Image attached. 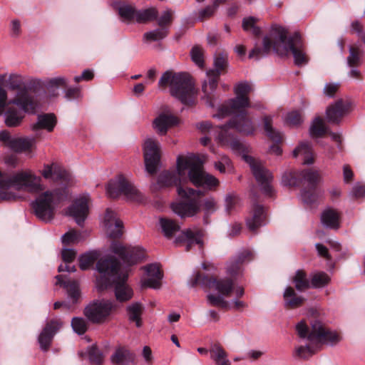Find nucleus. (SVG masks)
Listing matches in <instances>:
<instances>
[{"label": "nucleus", "mask_w": 365, "mask_h": 365, "mask_svg": "<svg viewBox=\"0 0 365 365\" xmlns=\"http://www.w3.org/2000/svg\"><path fill=\"white\" fill-rule=\"evenodd\" d=\"M67 82L68 81L66 78L59 76L49 79L47 82L46 86L48 88L66 87L67 85Z\"/></svg>", "instance_id": "obj_54"}, {"label": "nucleus", "mask_w": 365, "mask_h": 365, "mask_svg": "<svg viewBox=\"0 0 365 365\" xmlns=\"http://www.w3.org/2000/svg\"><path fill=\"white\" fill-rule=\"evenodd\" d=\"M172 21V13L170 11L167 10L163 12L162 16L158 19V24L160 27H165L169 24Z\"/></svg>", "instance_id": "obj_60"}, {"label": "nucleus", "mask_w": 365, "mask_h": 365, "mask_svg": "<svg viewBox=\"0 0 365 365\" xmlns=\"http://www.w3.org/2000/svg\"><path fill=\"white\" fill-rule=\"evenodd\" d=\"M256 19L254 17L245 18L242 21V28L246 31H250L255 36H259L261 30L255 26Z\"/></svg>", "instance_id": "obj_50"}, {"label": "nucleus", "mask_w": 365, "mask_h": 365, "mask_svg": "<svg viewBox=\"0 0 365 365\" xmlns=\"http://www.w3.org/2000/svg\"><path fill=\"white\" fill-rule=\"evenodd\" d=\"M56 124V118L54 114L46 113L38 116L37 122L32 125V130L36 131L39 129H46L51 132Z\"/></svg>", "instance_id": "obj_30"}, {"label": "nucleus", "mask_w": 365, "mask_h": 365, "mask_svg": "<svg viewBox=\"0 0 365 365\" xmlns=\"http://www.w3.org/2000/svg\"><path fill=\"white\" fill-rule=\"evenodd\" d=\"M178 123V118L173 115L160 114L154 120L153 125L160 135L167 133L168 129Z\"/></svg>", "instance_id": "obj_28"}, {"label": "nucleus", "mask_w": 365, "mask_h": 365, "mask_svg": "<svg viewBox=\"0 0 365 365\" xmlns=\"http://www.w3.org/2000/svg\"><path fill=\"white\" fill-rule=\"evenodd\" d=\"M338 88V83H327L324 88V93L329 97H333Z\"/></svg>", "instance_id": "obj_63"}, {"label": "nucleus", "mask_w": 365, "mask_h": 365, "mask_svg": "<svg viewBox=\"0 0 365 365\" xmlns=\"http://www.w3.org/2000/svg\"><path fill=\"white\" fill-rule=\"evenodd\" d=\"M351 104L349 101H336L327 109V118L331 123L339 124L342 118L351 110Z\"/></svg>", "instance_id": "obj_20"}, {"label": "nucleus", "mask_w": 365, "mask_h": 365, "mask_svg": "<svg viewBox=\"0 0 365 365\" xmlns=\"http://www.w3.org/2000/svg\"><path fill=\"white\" fill-rule=\"evenodd\" d=\"M67 195L66 187L46 190L38 195L31 202L35 215L43 222L51 221L56 207L66 199Z\"/></svg>", "instance_id": "obj_9"}, {"label": "nucleus", "mask_w": 365, "mask_h": 365, "mask_svg": "<svg viewBox=\"0 0 365 365\" xmlns=\"http://www.w3.org/2000/svg\"><path fill=\"white\" fill-rule=\"evenodd\" d=\"M293 157L297 158L299 155L303 156L302 163L304 165H311L314 163V155L312 147L308 142H302L293 150Z\"/></svg>", "instance_id": "obj_31"}, {"label": "nucleus", "mask_w": 365, "mask_h": 365, "mask_svg": "<svg viewBox=\"0 0 365 365\" xmlns=\"http://www.w3.org/2000/svg\"><path fill=\"white\" fill-rule=\"evenodd\" d=\"M65 97L68 100H73L81 97V90L78 87L69 88L66 91Z\"/></svg>", "instance_id": "obj_59"}, {"label": "nucleus", "mask_w": 365, "mask_h": 365, "mask_svg": "<svg viewBox=\"0 0 365 365\" xmlns=\"http://www.w3.org/2000/svg\"><path fill=\"white\" fill-rule=\"evenodd\" d=\"M159 222L163 233L168 238L172 237L180 230V225L173 220L162 217Z\"/></svg>", "instance_id": "obj_37"}, {"label": "nucleus", "mask_w": 365, "mask_h": 365, "mask_svg": "<svg viewBox=\"0 0 365 365\" xmlns=\"http://www.w3.org/2000/svg\"><path fill=\"white\" fill-rule=\"evenodd\" d=\"M26 82L24 78L18 74L9 76V86L12 90H19L15 98L11 100L9 103L17 106L26 113H34L38 107L37 102L34 97L29 94L28 91L22 87L25 86Z\"/></svg>", "instance_id": "obj_11"}, {"label": "nucleus", "mask_w": 365, "mask_h": 365, "mask_svg": "<svg viewBox=\"0 0 365 365\" xmlns=\"http://www.w3.org/2000/svg\"><path fill=\"white\" fill-rule=\"evenodd\" d=\"M104 227L108 237L116 239L123 235V222L118 217L115 212L107 209L104 217Z\"/></svg>", "instance_id": "obj_18"}, {"label": "nucleus", "mask_w": 365, "mask_h": 365, "mask_svg": "<svg viewBox=\"0 0 365 365\" xmlns=\"http://www.w3.org/2000/svg\"><path fill=\"white\" fill-rule=\"evenodd\" d=\"M190 56L192 61L200 68L204 66V57L202 48L199 46L193 47L190 51Z\"/></svg>", "instance_id": "obj_52"}, {"label": "nucleus", "mask_w": 365, "mask_h": 365, "mask_svg": "<svg viewBox=\"0 0 365 365\" xmlns=\"http://www.w3.org/2000/svg\"><path fill=\"white\" fill-rule=\"evenodd\" d=\"M40 173L45 179L54 182L67 183L70 180L69 173L56 163L43 165Z\"/></svg>", "instance_id": "obj_22"}, {"label": "nucleus", "mask_w": 365, "mask_h": 365, "mask_svg": "<svg viewBox=\"0 0 365 365\" xmlns=\"http://www.w3.org/2000/svg\"><path fill=\"white\" fill-rule=\"evenodd\" d=\"M62 325L63 322L58 319H52L46 324L38 338L40 347L43 351H46L49 349L54 335Z\"/></svg>", "instance_id": "obj_19"}, {"label": "nucleus", "mask_w": 365, "mask_h": 365, "mask_svg": "<svg viewBox=\"0 0 365 365\" xmlns=\"http://www.w3.org/2000/svg\"><path fill=\"white\" fill-rule=\"evenodd\" d=\"M227 66V56L225 53H220L215 56L214 60V69L207 71V81H205L202 84V99L209 107H214L216 98L214 93L217 87L220 75L226 68Z\"/></svg>", "instance_id": "obj_10"}, {"label": "nucleus", "mask_w": 365, "mask_h": 365, "mask_svg": "<svg viewBox=\"0 0 365 365\" xmlns=\"http://www.w3.org/2000/svg\"><path fill=\"white\" fill-rule=\"evenodd\" d=\"M106 194L110 198H116L124 195L128 200L135 202H142L144 196L135 186L122 175L110 180L106 186Z\"/></svg>", "instance_id": "obj_12"}, {"label": "nucleus", "mask_w": 365, "mask_h": 365, "mask_svg": "<svg viewBox=\"0 0 365 365\" xmlns=\"http://www.w3.org/2000/svg\"><path fill=\"white\" fill-rule=\"evenodd\" d=\"M83 233L77 231H70L62 236L63 244L77 243L83 239Z\"/></svg>", "instance_id": "obj_51"}, {"label": "nucleus", "mask_w": 365, "mask_h": 365, "mask_svg": "<svg viewBox=\"0 0 365 365\" xmlns=\"http://www.w3.org/2000/svg\"><path fill=\"white\" fill-rule=\"evenodd\" d=\"M252 259V253L246 250L240 252L234 259H231L227 266V272L231 277H237L242 273V264Z\"/></svg>", "instance_id": "obj_25"}, {"label": "nucleus", "mask_w": 365, "mask_h": 365, "mask_svg": "<svg viewBox=\"0 0 365 365\" xmlns=\"http://www.w3.org/2000/svg\"><path fill=\"white\" fill-rule=\"evenodd\" d=\"M146 278L142 279L141 287L143 288L159 289L161 286L163 273L157 264H150L144 267Z\"/></svg>", "instance_id": "obj_21"}, {"label": "nucleus", "mask_w": 365, "mask_h": 365, "mask_svg": "<svg viewBox=\"0 0 365 365\" xmlns=\"http://www.w3.org/2000/svg\"><path fill=\"white\" fill-rule=\"evenodd\" d=\"M204 232L202 230H187L182 232L176 239L175 242H185L186 250L188 251L193 245H199L202 248L203 246L202 237Z\"/></svg>", "instance_id": "obj_23"}, {"label": "nucleus", "mask_w": 365, "mask_h": 365, "mask_svg": "<svg viewBox=\"0 0 365 365\" xmlns=\"http://www.w3.org/2000/svg\"><path fill=\"white\" fill-rule=\"evenodd\" d=\"M215 167L221 173H225L227 169L231 167L230 160L227 157L224 156L220 161L215 163Z\"/></svg>", "instance_id": "obj_56"}, {"label": "nucleus", "mask_w": 365, "mask_h": 365, "mask_svg": "<svg viewBox=\"0 0 365 365\" xmlns=\"http://www.w3.org/2000/svg\"><path fill=\"white\" fill-rule=\"evenodd\" d=\"M158 10L154 8H148L136 11L135 21L138 23H145L155 20L158 16Z\"/></svg>", "instance_id": "obj_42"}, {"label": "nucleus", "mask_w": 365, "mask_h": 365, "mask_svg": "<svg viewBox=\"0 0 365 365\" xmlns=\"http://www.w3.org/2000/svg\"><path fill=\"white\" fill-rule=\"evenodd\" d=\"M202 165L203 160L194 153L180 155L176 160V170L164 171L158 177V182L160 186L176 187L178 195L184 200L171 204L172 210L182 218L192 217L200 210L207 217L217 210V201L213 197L201 199L202 191L186 185L190 181L196 187L213 190L219 185L215 176L204 171Z\"/></svg>", "instance_id": "obj_1"}, {"label": "nucleus", "mask_w": 365, "mask_h": 365, "mask_svg": "<svg viewBox=\"0 0 365 365\" xmlns=\"http://www.w3.org/2000/svg\"><path fill=\"white\" fill-rule=\"evenodd\" d=\"M71 327L76 333L82 335L88 329V322L83 317H73L71 320Z\"/></svg>", "instance_id": "obj_48"}, {"label": "nucleus", "mask_w": 365, "mask_h": 365, "mask_svg": "<svg viewBox=\"0 0 365 365\" xmlns=\"http://www.w3.org/2000/svg\"><path fill=\"white\" fill-rule=\"evenodd\" d=\"M143 311V306L140 302H135L127 307V312L130 322H135L137 327L142 325L141 315Z\"/></svg>", "instance_id": "obj_36"}, {"label": "nucleus", "mask_w": 365, "mask_h": 365, "mask_svg": "<svg viewBox=\"0 0 365 365\" xmlns=\"http://www.w3.org/2000/svg\"><path fill=\"white\" fill-rule=\"evenodd\" d=\"M216 7L217 6L215 5L207 6L205 9L200 10L198 16L199 19L202 21L212 16L216 10Z\"/></svg>", "instance_id": "obj_58"}, {"label": "nucleus", "mask_w": 365, "mask_h": 365, "mask_svg": "<svg viewBox=\"0 0 365 365\" xmlns=\"http://www.w3.org/2000/svg\"><path fill=\"white\" fill-rule=\"evenodd\" d=\"M135 355L124 347L117 349L111 356V361L117 365H130L134 362Z\"/></svg>", "instance_id": "obj_29"}, {"label": "nucleus", "mask_w": 365, "mask_h": 365, "mask_svg": "<svg viewBox=\"0 0 365 365\" xmlns=\"http://www.w3.org/2000/svg\"><path fill=\"white\" fill-rule=\"evenodd\" d=\"M41 179L31 170L6 175L0 170V202L12 201L21 197L18 191L37 192L42 190Z\"/></svg>", "instance_id": "obj_6"}, {"label": "nucleus", "mask_w": 365, "mask_h": 365, "mask_svg": "<svg viewBox=\"0 0 365 365\" xmlns=\"http://www.w3.org/2000/svg\"><path fill=\"white\" fill-rule=\"evenodd\" d=\"M62 259L66 263H70L74 260L76 256V252L73 249H63L61 252Z\"/></svg>", "instance_id": "obj_57"}, {"label": "nucleus", "mask_w": 365, "mask_h": 365, "mask_svg": "<svg viewBox=\"0 0 365 365\" xmlns=\"http://www.w3.org/2000/svg\"><path fill=\"white\" fill-rule=\"evenodd\" d=\"M7 101L6 91L0 86V115H1L5 110Z\"/></svg>", "instance_id": "obj_64"}, {"label": "nucleus", "mask_w": 365, "mask_h": 365, "mask_svg": "<svg viewBox=\"0 0 365 365\" xmlns=\"http://www.w3.org/2000/svg\"><path fill=\"white\" fill-rule=\"evenodd\" d=\"M99 254L96 251H90L81 255L79 258V267L82 270L89 269L98 259Z\"/></svg>", "instance_id": "obj_40"}, {"label": "nucleus", "mask_w": 365, "mask_h": 365, "mask_svg": "<svg viewBox=\"0 0 365 365\" xmlns=\"http://www.w3.org/2000/svg\"><path fill=\"white\" fill-rule=\"evenodd\" d=\"M56 284L62 286L67 289L68 299L72 304H76L80 297V289L78 282L76 281L66 282L63 279L62 275H57L56 277Z\"/></svg>", "instance_id": "obj_27"}, {"label": "nucleus", "mask_w": 365, "mask_h": 365, "mask_svg": "<svg viewBox=\"0 0 365 365\" xmlns=\"http://www.w3.org/2000/svg\"><path fill=\"white\" fill-rule=\"evenodd\" d=\"M283 297L285 307L289 308L301 306L304 300L303 297L297 296L294 289L291 287H287L285 289Z\"/></svg>", "instance_id": "obj_35"}, {"label": "nucleus", "mask_w": 365, "mask_h": 365, "mask_svg": "<svg viewBox=\"0 0 365 365\" xmlns=\"http://www.w3.org/2000/svg\"><path fill=\"white\" fill-rule=\"evenodd\" d=\"M292 282L294 284L296 289L300 292L310 287V281L307 278L306 273L302 269H298L296 272L295 275L292 278Z\"/></svg>", "instance_id": "obj_41"}, {"label": "nucleus", "mask_w": 365, "mask_h": 365, "mask_svg": "<svg viewBox=\"0 0 365 365\" xmlns=\"http://www.w3.org/2000/svg\"><path fill=\"white\" fill-rule=\"evenodd\" d=\"M252 91V88L250 83L247 81L238 83L234 88L235 98L230 99L222 105L217 113L213 115L217 118H222L230 115H234L227 124L215 128L217 130L215 138L222 145H230L233 150H240L241 148V143L234 138L229 130L230 128H234L245 135L254 133L255 127L246 111V108L250 107L248 95Z\"/></svg>", "instance_id": "obj_3"}, {"label": "nucleus", "mask_w": 365, "mask_h": 365, "mask_svg": "<svg viewBox=\"0 0 365 365\" xmlns=\"http://www.w3.org/2000/svg\"><path fill=\"white\" fill-rule=\"evenodd\" d=\"M321 221L326 227L337 229L339 225V214L336 210L329 207L322 213Z\"/></svg>", "instance_id": "obj_32"}, {"label": "nucleus", "mask_w": 365, "mask_h": 365, "mask_svg": "<svg viewBox=\"0 0 365 365\" xmlns=\"http://www.w3.org/2000/svg\"><path fill=\"white\" fill-rule=\"evenodd\" d=\"M299 175L301 184L303 182H307L309 187V190L303 189L301 191V200L304 204L312 205L317 202L319 197L316 187L319 181V173L317 170L305 169L299 171Z\"/></svg>", "instance_id": "obj_15"}, {"label": "nucleus", "mask_w": 365, "mask_h": 365, "mask_svg": "<svg viewBox=\"0 0 365 365\" xmlns=\"http://www.w3.org/2000/svg\"><path fill=\"white\" fill-rule=\"evenodd\" d=\"M285 122L290 125H298L302 122V115L298 110H292L287 114Z\"/></svg>", "instance_id": "obj_53"}, {"label": "nucleus", "mask_w": 365, "mask_h": 365, "mask_svg": "<svg viewBox=\"0 0 365 365\" xmlns=\"http://www.w3.org/2000/svg\"><path fill=\"white\" fill-rule=\"evenodd\" d=\"M326 132L327 128L323 119L320 117L315 118L309 128L310 135L313 138L320 137Z\"/></svg>", "instance_id": "obj_45"}, {"label": "nucleus", "mask_w": 365, "mask_h": 365, "mask_svg": "<svg viewBox=\"0 0 365 365\" xmlns=\"http://www.w3.org/2000/svg\"><path fill=\"white\" fill-rule=\"evenodd\" d=\"M110 250L118 256L122 263L113 255H106L98 259L96 269L100 276L96 279V287L99 291H103L115 284L117 300L125 302L133 297L132 289L125 283L128 277L129 267L145 258V250L140 247L123 245L118 242L111 243Z\"/></svg>", "instance_id": "obj_2"}, {"label": "nucleus", "mask_w": 365, "mask_h": 365, "mask_svg": "<svg viewBox=\"0 0 365 365\" xmlns=\"http://www.w3.org/2000/svg\"><path fill=\"white\" fill-rule=\"evenodd\" d=\"M87 353L91 363L101 364L103 362V355L96 345L89 346Z\"/></svg>", "instance_id": "obj_49"}, {"label": "nucleus", "mask_w": 365, "mask_h": 365, "mask_svg": "<svg viewBox=\"0 0 365 365\" xmlns=\"http://www.w3.org/2000/svg\"><path fill=\"white\" fill-rule=\"evenodd\" d=\"M267 214L262 205L254 204L252 215L247 219V226L250 230L255 232L256 230L264 225L266 223Z\"/></svg>", "instance_id": "obj_24"}, {"label": "nucleus", "mask_w": 365, "mask_h": 365, "mask_svg": "<svg viewBox=\"0 0 365 365\" xmlns=\"http://www.w3.org/2000/svg\"><path fill=\"white\" fill-rule=\"evenodd\" d=\"M296 330L299 337L307 338L309 344L296 348L297 355L302 359L312 356L322 344L335 345L340 340L339 333L327 328L320 321L315 320L311 323V329L305 321H301L296 325Z\"/></svg>", "instance_id": "obj_5"}, {"label": "nucleus", "mask_w": 365, "mask_h": 365, "mask_svg": "<svg viewBox=\"0 0 365 365\" xmlns=\"http://www.w3.org/2000/svg\"><path fill=\"white\" fill-rule=\"evenodd\" d=\"M170 86L172 96L185 105L192 104L195 98L194 83L190 76L185 73L165 72L158 81L160 88Z\"/></svg>", "instance_id": "obj_8"}, {"label": "nucleus", "mask_w": 365, "mask_h": 365, "mask_svg": "<svg viewBox=\"0 0 365 365\" xmlns=\"http://www.w3.org/2000/svg\"><path fill=\"white\" fill-rule=\"evenodd\" d=\"M245 162L250 165L256 181L261 187L262 191L267 195L272 196L273 188L271 185L273 177L272 173L264 168L261 162L249 155L243 156Z\"/></svg>", "instance_id": "obj_14"}, {"label": "nucleus", "mask_w": 365, "mask_h": 365, "mask_svg": "<svg viewBox=\"0 0 365 365\" xmlns=\"http://www.w3.org/2000/svg\"><path fill=\"white\" fill-rule=\"evenodd\" d=\"M264 128L267 135L274 142L279 143L282 140V135L272 127V118L267 115L263 118Z\"/></svg>", "instance_id": "obj_38"}, {"label": "nucleus", "mask_w": 365, "mask_h": 365, "mask_svg": "<svg viewBox=\"0 0 365 365\" xmlns=\"http://www.w3.org/2000/svg\"><path fill=\"white\" fill-rule=\"evenodd\" d=\"M93 78V73L91 70L86 69L83 71L81 76L74 77V81L79 83L81 81H90Z\"/></svg>", "instance_id": "obj_62"}, {"label": "nucleus", "mask_w": 365, "mask_h": 365, "mask_svg": "<svg viewBox=\"0 0 365 365\" xmlns=\"http://www.w3.org/2000/svg\"><path fill=\"white\" fill-rule=\"evenodd\" d=\"M88 196H80L73 201L66 211V214L71 216L79 226L83 225L88 215Z\"/></svg>", "instance_id": "obj_17"}, {"label": "nucleus", "mask_w": 365, "mask_h": 365, "mask_svg": "<svg viewBox=\"0 0 365 365\" xmlns=\"http://www.w3.org/2000/svg\"><path fill=\"white\" fill-rule=\"evenodd\" d=\"M116 309V304L113 301L97 299L85 308L84 314L92 323L102 324L110 319Z\"/></svg>", "instance_id": "obj_13"}, {"label": "nucleus", "mask_w": 365, "mask_h": 365, "mask_svg": "<svg viewBox=\"0 0 365 365\" xmlns=\"http://www.w3.org/2000/svg\"><path fill=\"white\" fill-rule=\"evenodd\" d=\"M210 358L217 365H231L227 359V354L219 344H215L210 349Z\"/></svg>", "instance_id": "obj_33"}, {"label": "nucleus", "mask_w": 365, "mask_h": 365, "mask_svg": "<svg viewBox=\"0 0 365 365\" xmlns=\"http://www.w3.org/2000/svg\"><path fill=\"white\" fill-rule=\"evenodd\" d=\"M282 183L284 186L296 187L301 185L299 172H286L282 175Z\"/></svg>", "instance_id": "obj_46"}, {"label": "nucleus", "mask_w": 365, "mask_h": 365, "mask_svg": "<svg viewBox=\"0 0 365 365\" xmlns=\"http://www.w3.org/2000/svg\"><path fill=\"white\" fill-rule=\"evenodd\" d=\"M351 195L356 198H360L365 195V185L356 184L351 190Z\"/></svg>", "instance_id": "obj_61"}, {"label": "nucleus", "mask_w": 365, "mask_h": 365, "mask_svg": "<svg viewBox=\"0 0 365 365\" xmlns=\"http://www.w3.org/2000/svg\"><path fill=\"white\" fill-rule=\"evenodd\" d=\"M287 34V31L282 26H273L269 36H266L263 38L262 48H253L249 54V58L259 59L268 55L273 49L279 55L292 53L294 63L298 66L307 64L309 58L305 53L304 45L300 34L294 33L288 38Z\"/></svg>", "instance_id": "obj_4"}, {"label": "nucleus", "mask_w": 365, "mask_h": 365, "mask_svg": "<svg viewBox=\"0 0 365 365\" xmlns=\"http://www.w3.org/2000/svg\"><path fill=\"white\" fill-rule=\"evenodd\" d=\"M36 144L34 138H13L9 142V148L16 153H30Z\"/></svg>", "instance_id": "obj_26"}, {"label": "nucleus", "mask_w": 365, "mask_h": 365, "mask_svg": "<svg viewBox=\"0 0 365 365\" xmlns=\"http://www.w3.org/2000/svg\"><path fill=\"white\" fill-rule=\"evenodd\" d=\"M118 11L119 16L125 21H135L136 10L131 5L125 3L117 2L113 5Z\"/></svg>", "instance_id": "obj_34"}, {"label": "nucleus", "mask_w": 365, "mask_h": 365, "mask_svg": "<svg viewBox=\"0 0 365 365\" xmlns=\"http://www.w3.org/2000/svg\"><path fill=\"white\" fill-rule=\"evenodd\" d=\"M168 34V29L165 27H160L153 31L147 32L144 34V38L146 41H156L165 38Z\"/></svg>", "instance_id": "obj_47"}, {"label": "nucleus", "mask_w": 365, "mask_h": 365, "mask_svg": "<svg viewBox=\"0 0 365 365\" xmlns=\"http://www.w3.org/2000/svg\"><path fill=\"white\" fill-rule=\"evenodd\" d=\"M143 154L147 172L150 174L155 173L160 159L159 143L153 138H147L143 145Z\"/></svg>", "instance_id": "obj_16"}, {"label": "nucleus", "mask_w": 365, "mask_h": 365, "mask_svg": "<svg viewBox=\"0 0 365 365\" xmlns=\"http://www.w3.org/2000/svg\"><path fill=\"white\" fill-rule=\"evenodd\" d=\"M23 117L16 109L9 108L5 113V123L9 127H16L21 123Z\"/></svg>", "instance_id": "obj_43"}, {"label": "nucleus", "mask_w": 365, "mask_h": 365, "mask_svg": "<svg viewBox=\"0 0 365 365\" xmlns=\"http://www.w3.org/2000/svg\"><path fill=\"white\" fill-rule=\"evenodd\" d=\"M239 199L234 194H229L225 197V208L227 212H230L238 203Z\"/></svg>", "instance_id": "obj_55"}, {"label": "nucleus", "mask_w": 365, "mask_h": 365, "mask_svg": "<svg viewBox=\"0 0 365 365\" xmlns=\"http://www.w3.org/2000/svg\"><path fill=\"white\" fill-rule=\"evenodd\" d=\"M200 284L203 288L213 289L216 290L219 294H208L207 295V304L210 306L217 307L224 309H230L228 302L225 300V297L231 296L233 292L237 297H242L245 291L242 287L234 286V282L228 278L216 279L213 277L202 275L197 272L194 275L191 282V286L195 287Z\"/></svg>", "instance_id": "obj_7"}, {"label": "nucleus", "mask_w": 365, "mask_h": 365, "mask_svg": "<svg viewBox=\"0 0 365 365\" xmlns=\"http://www.w3.org/2000/svg\"><path fill=\"white\" fill-rule=\"evenodd\" d=\"M346 61L349 67H359L362 63L363 51L358 46H351Z\"/></svg>", "instance_id": "obj_39"}, {"label": "nucleus", "mask_w": 365, "mask_h": 365, "mask_svg": "<svg viewBox=\"0 0 365 365\" xmlns=\"http://www.w3.org/2000/svg\"><path fill=\"white\" fill-rule=\"evenodd\" d=\"M329 281L330 277L327 273L324 272H317L312 275L310 287L313 288L324 287L329 284Z\"/></svg>", "instance_id": "obj_44"}]
</instances>
